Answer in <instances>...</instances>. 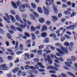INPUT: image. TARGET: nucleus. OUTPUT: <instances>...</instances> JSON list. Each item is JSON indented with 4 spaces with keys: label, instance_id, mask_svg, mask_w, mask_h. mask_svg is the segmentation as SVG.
I'll return each instance as SVG.
<instances>
[{
    "label": "nucleus",
    "instance_id": "1",
    "mask_svg": "<svg viewBox=\"0 0 77 77\" xmlns=\"http://www.w3.org/2000/svg\"><path fill=\"white\" fill-rule=\"evenodd\" d=\"M55 46L60 47V49L58 48H56V50L60 53L61 54H64L65 53H68V51L65 48V47H62V45L61 44L57 42L55 44Z\"/></svg>",
    "mask_w": 77,
    "mask_h": 77
},
{
    "label": "nucleus",
    "instance_id": "2",
    "mask_svg": "<svg viewBox=\"0 0 77 77\" xmlns=\"http://www.w3.org/2000/svg\"><path fill=\"white\" fill-rule=\"evenodd\" d=\"M16 3L17 6L19 7V10L20 11H24V9L26 8V6L24 5H22L21 2H16Z\"/></svg>",
    "mask_w": 77,
    "mask_h": 77
},
{
    "label": "nucleus",
    "instance_id": "3",
    "mask_svg": "<svg viewBox=\"0 0 77 77\" xmlns=\"http://www.w3.org/2000/svg\"><path fill=\"white\" fill-rule=\"evenodd\" d=\"M44 60L45 62H47L48 61V62L50 65H51L52 64V61L51 60L50 56L49 55H47V57L45 58Z\"/></svg>",
    "mask_w": 77,
    "mask_h": 77
},
{
    "label": "nucleus",
    "instance_id": "4",
    "mask_svg": "<svg viewBox=\"0 0 77 77\" xmlns=\"http://www.w3.org/2000/svg\"><path fill=\"white\" fill-rule=\"evenodd\" d=\"M23 20L25 23L23 25H20V26L21 28H25V27L27 26V20L25 19H23Z\"/></svg>",
    "mask_w": 77,
    "mask_h": 77
},
{
    "label": "nucleus",
    "instance_id": "5",
    "mask_svg": "<svg viewBox=\"0 0 77 77\" xmlns=\"http://www.w3.org/2000/svg\"><path fill=\"white\" fill-rule=\"evenodd\" d=\"M29 11H30V12H32V13H33L35 15L36 18H39V17L38 14V13H37L35 12L33 9H32L29 8Z\"/></svg>",
    "mask_w": 77,
    "mask_h": 77
},
{
    "label": "nucleus",
    "instance_id": "6",
    "mask_svg": "<svg viewBox=\"0 0 77 77\" xmlns=\"http://www.w3.org/2000/svg\"><path fill=\"white\" fill-rule=\"evenodd\" d=\"M43 10L45 12V13L47 15V14H49V11H48V10L47 8H46L45 6H43Z\"/></svg>",
    "mask_w": 77,
    "mask_h": 77
},
{
    "label": "nucleus",
    "instance_id": "7",
    "mask_svg": "<svg viewBox=\"0 0 77 77\" xmlns=\"http://www.w3.org/2000/svg\"><path fill=\"white\" fill-rule=\"evenodd\" d=\"M49 42V39L48 38H45L43 41V44H46Z\"/></svg>",
    "mask_w": 77,
    "mask_h": 77
},
{
    "label": "nucleus",
    "instance_id": "8",
    "mask_svg": "<svg viewBox=\"0 0 77 77\" xmlns=\"http://www.w3.org/2000/svg\"><path fill=\"white\" fill-rule=\"evenodd\" d=\"M38 21L40 23H44L45 22V20L43 18H40L39 19Z\"/></svg>",
    "mask_w": 77,
    "mask_h": 77
},
{
    "label": "nucleus",
    "instance_id": "9",
    "mask_svg": "<svg viewBox=\"0 0 77 77\" xmlns=\"http://www.w3.org/2000/svg\"><path fill=\"white\" fill-rule=\"evenodd\" d=\"M47 33L46 32H43L41 34V36L42 38H45L47 36Z\"/></svg>",
    "mask_w": 77,
    "mask_h": 77
},
{
    "label": "nucleus",
    "instance_id": "10",
    "mask_svg": "<svg viewBox=\"0 0 77 77\" xmlns=\"http://www.w3.org/2000/svg\"><path fill=\"white\" fill-rule=\"evenodd\" d=\"M11 4L12 6L14 9H17V5L14 2H11Z\"/></svg>",
    "mask_w": 77,
    "mask_h": 77
},
{
    "label": "nucleus",
    "instance_id": "11",
    "mask_svg": "<svg viewBox=\"0 0 77 77\" xmlns=\"http://www.w3.org/2000/svg\"><path fill=\"white\" fill-rule=\"evenodd\" d=\"M30 17L32 20H34L35 21H36V18L35 17L34 15L33 14H31L30 15Z\"/></svg>",
    "mask_w": 77,
    "mask_h": 77
},
{
    "label": "nucleus",
    "instance_id": "12",
    "mask_svg": "<svg viewBox=\"0 0 77 77\" xmlns=\"http://www.w3.org/2000/svg\"><path fill=\"white\" fill-rule=\"evenodd\" d=\"M45 30H47V27L46 25H44L43 26L42 29H41V32H44Z\"/></svg>",
    "mask_w": 77,
    "mask_h": 77
},
{
    "label": "nucleus",
    "instance_id": "13",
    "mask_svg": "<svg viewBox=\"0 0 77 77\" xmlns=\"http://www.w3.org/2000/svg\"><path fill=\"white\" fill-rule=\"evenodd\" d=\"M46 4L47 6H49L51 5V1L50 0H46Z\"/></svg>",
    "mask_w": 77,
    "mask_h": 77
},
{
    "label": "nucleus",
    "instance_id": "14",
    "mask_svg": "<svg viewBox=\"0 0 77 77\" xmlns=\"http://www.w3.org/2000/svg\"><path fill=\"white\" fill-rule=\"evenodd\" d=\"M70 29L74 30L75 29V27H76V24H75V25H71L70 26Z\"/></svg>",
    "mask_w": 77,
    "mask_h": 77
},
{
    "label": "nucleus",
    "instance_id": "15",
    "mask_svg": "<svg viewBox=\"0 0 77 77\" xmlns=\"http://www.w3.org/2000/svg\"><path fill=\"white\" fill-rule=\"evenodd\" d=\"M37 64L38 65H39L40 67L42 68H45V66H43L41 63H38Z\"/></svg>",
    "mask_w": 77,
    "mask_h": 77
},
{
    "label": "nucleus",
    "instance_id": "16",
    "mask_svg": "<svg viewBox=\"0 0 77 77\" xmlns=\"http://www.w3.org/2000/svg\"><path fill=\"white\" fill-rule=\"evenodd\" d=\"M38 12L39 13H41L42 14V13H43V11H42V8L41 7H38Z\"/></svg>",
    "mask_w": 77,
    "mask_h": 77
},
{
    "label": "nucleus",
    "instance_id": "17",
    "mask_svg": "<svg viewBox=\"0 0 77 77\" xmlns=\"http://www.w3.org/2000/svg\"><path fill=\"white\" fill-rule=\"evenodd\" d=\"M52 18L53 19L54 21H57V20H58V18H57V17L55 16H52Z\"/></svg>",
    "mask_w": 77,
    "mask_h": 77
},
{
    "label": "nucleus",
    "instance_id": "18",
    "mask_svg": "<svg viewBox=\"0 0 77 77\" xmlns=\"http://www.w3.org/2000/svg\"><path fill=\"white\" fill-rule=\"evenodd\" d=\"M67 73L69 75H71V76H72V77H76L75 75H74L73 74H72V73L69 72H67Z\"/></svg>",
    "mask_w": 77,
    "mask_h": 77
},
{
    "label": "nucleus",
    "instance_id": "19",
    "mask_svg": "<svg viewBox=\"0 0 77 77\" xmlns=\"http://www.w3.org/2000/svg\"><path fill=\"white\" fill-rule=\"evenodd\" d=\"M3 18L4 19V20H5L6 22H7V23H11V22L10 21H9V20L7 19L6 17H4Z\"/></svg>",
    "mask_w": 77,
    "mask_h": 77
},
{
    "label": "nucleus",
    "instance_id": "20",
    "mask_svg": "<svg viewBox=\"0 0 77 77\" xmlns=\"http://www.w3.org/2000/svg\"><path fill=\"white\" fill-rule=\"evenodd\" d=\"M64 44L66 47H69L70 46V44L68 42H65L64 43Z\"/></svg>",
    "mask_w": 77,
    "mask_h": 77
},
{
    "label": "nucleus",
    "instance_id": "21",
    "mask_svg": "<svg viewBox=\"0 0 77 77\" xmlns=\"http://www.w3.org/2000/svg\"><path fill=\"white\" fill-rule=\"evenodd\" d=\"M37 53L39 55H41L42 54V51L41 50L37 51Z\"/></svg>",
    "mask_w": 77,
    "mask_h": 77
},
{
    "label": "nucleus",
    "instance_id": "22",
    "mask_svg": "<svg viewBox=\"0 0 77 77\" xmlns=\"http://www.w3.org/2000/svg\"><path fill=\"white\" fill-rule=\"evenodd\" d=\"M64 13L66 15H69L71 14V13H70V12L66 11H64Z\"/></svg>",
    "mask_w": 77,
    "mask_h": 77
},
{
    "label": "nucleus",
    "instance_id": "23",
    "mask_svg": "<svg viewBox=\"0 0 77 77\" xmlns=\"http://www.w3.org/2000/svg\"><path fill=\"white\" fill-rule=\"evenodd\" d=\"M25 55L26 56V58H27L28 60H30V58L29 57V54H25Z\"/></svg>",
    "mask_w": 77,
    "mask_h": 77
},
{
    "label": "nucleus",
    "instance_id": "24",
    "mask_svg": "<svg viewBox=\"0 0 77 77\" xmlns=\"http://www.w3.org/2000/svg\"><path fill=\"white\" fill-rule=\"evenodd\" d=\"M31 5L33 8H34V9H36V6L35 4L33 3H31Z\"/></svg>",
    "mask_w": 77,
    "mask_h": 77
},
{
    "label": "nucleus",
    "instance_id": "25",
    "mask_svg": "<svg viewBox=\"0 0 77 77\" xmlns=\"http://www.w3.org/2000/svg\"><path fill=\"white\" fill-rule=\"evenodd\" d=\"M47 69H52L53 66H49L46 67Z\"/></svg>",
    "mask_w": 77,
    "mask_h": 77
},
{
    "label": "nucleus",
    "instance_id": "26",
    "mask_svg": "<svg viewBox=\"0 0 77 77\" xmlns=\"http://www.w3.org/2000/svg\"><path fill=\"white\" fill-rule=\"evenodd\" d=\"M64 37L67 39H70L71 38V37L69 35H68L67 34H65L64 35Z\"/></svg>",
    "mask_w": 77,
    "mask_h": 77
},
{
    "label": "nucleus",
    "instance_id": "27",
    "mask_svg": "<svg viewBox=\"0 0 77 77\" xmlns=\"http://www.w3.org/2000/svg\"><path fill=\"white\" fill-rule=\"evenodd\" d=\"M33 60L35 62H39V58H34Z\"/></svg>",
    "mask_w": 77,
    "mask_h": 77
},
{
    "label": "nucleus",
    "instance_id": "28",
    "mask_svg": "<svg viewBox=\"0 0 77 77\" xmlns=\"http://www.w3.org/2000/svg\"><path fill=\"white\" fill-rule=\"evenodd\" d=\"M71 59H72V60L73 62H74V61H75V60H76V58H75V57L73 56H72L71 57Z\"/></svg>",
    "mask_w": 77,
    "mask_h": 77
},
{
    "label": "nucleus",
    "instance_id": "29",
    "mask_svg": "<svg viewBox=\"0 0 77 77\" xmlns=\"http://www.w3.org/2000/svg\"><path fill=\"white\" fill-rule=\"evenodd\" d=\"M52 69L54 70V71H58L59 69H58V68H57V67L53 66Z\"/></svg>",
    "mask_w": 77,
    "mask_h": 77
},
{
    "label": "nucleus",
    "instance_id": "30",
    "mask_svg": "<svg viewBox=\"0 0 77 77\" xmlns=\"http://www.w3.org/2000/svg\"><path fill=\"white\" fill-rule=\"evenodd\" d=\"M2 66V69L3 70H4V69H5V67L6 66V64H2L1 65Z\"/></svg>",
    "mask_w": 77,
    "mask_h": 77
},
{
    "label": "nucleus",
    "instance_id": "31",
    "mask_svg": "<svg viewBox=\"0 0 77 77\" xmlns=\"http://www.w3.org/2000/svg\"><path fill=\"white\" fill-rule=\"evenodd\" d=\"M44 47V45H41L38 46V49L39 50H41V49H42Z\"/></svg>",
    "mask_w": 77,
    "mask_h": 77
},
{
    "label": "nucleus",
    "instance_id": "32",
    "mask_svg": "<svg viewBox=\"0 0 77 77\" xmlns=\"http://www.w3.org/2000/svg\"><path fill=\"white\" fill-rule=\"evenodd\" d=\"M18 42L17 41L15 45V49L18 48Z\"/></svg>",
    "mask_w": 77,
    "mask_h": 77
},
{
    "label": "nucleus",
    "instance_id": "33",
    "mask_svg": "<svg viewBox=\"0 0 77 77\" xmlns=\"http://www.w3.org/2000/svg\"><path fill=\"white\" fill-rule=\"evenodd\" d=\"M23 45L22 44H20L19 46V48L21 50H23Z\"/></svg>",
    "mask_w": 77,
    "mask_h": 77
},
{
    "label": "nucleus",
    "instance_id": "34",
    "mask_svg": "<svg viewBox=\"0 0 77 77\" xmlns=\"http://www.w3.org/2000/svg\"><path fill=\"white\" fill-rule=\"evenodd\" d=\"M49 72L53 74H56V71L53 70H51L49 71Z\"/></svg>",
    "mask_w": 77,
    "mask_h": 77
},
{
    "label": "nucleus",
    "instance_id": "35",
    "mask_svg": "<svg viewBox=\"0 0 77 77\" xmlns=\"http://www.w3.org/2000/svg\"><path fill=\"white\" fill-rule=\"evenodd\" d=\"M36 30L35 29V28H34V27H33V26H32L31 27V31L34 32Z\"/></svg>",
    "mask_w": 77,
    "mask_h": 77
},
{
    "label": "nucleus",
    "instance_id": "36",
    "mask_svg": "<svg viewBox=\"0 0 77 77\" xmlns=\"http://www.w3.org/2000/svg\"><path fill=\"white\" fill-rule=\"evenodd\" d=\"M31 36H32V38L33 40H35V34L33 33H32L31 34Z\"/></svg>",
    "mask_w": 77,
    "mask_h": 77
},
{
    "label": "nucleus",
    "instance_id": "37",
    "mask_svg": "<svg viewBox=\"0 0 77 77\" xmlns=\"http://www.w3.org/2000/svg\"><path fill=\"white\" fill-rule=\"evenodd\" d=\"M16 18L17 21H18L21 18L19 17V16L18 15H16Z\"/></svg>",
    "mask_w": 77,
    "mask_h": 77
},
{
    "label": "nucleus",
    "instance_id": "38",
    "mask_svg": "<svg viewBox=\"0 0 77 77\" xmlns=\"http://www.w3.org/2000/svg\"><path fill=\"white\" fill-rule=\"evenodd\" d=\"M55 36H56V33H53L52 34H51L49 35V36L50 37H54Z\"/></svg>",
    "mask_w": 77,
    "mask_h": 77
},
{
    "label": "nucleus",
    "instance_id": "39",
    "mask_svg": "<svg viewBox=\"0 0 77 77\" xmlns=\"http://www.w3.org/2000/svg\"><path fill=\"white\" fill-rule=\"evenodd\" d=\"M16 29L17 30H18L19 32H22L23 29H22L19 27L17 28Z\"/></svg>",
    "mask_w": 77,
    "mask_h": 77
},
{
    "label": "nucleus",
    "instance_id": "40",
    "mask_svg": "<svg viewBox=\"0 0 77 77\" xmlns=\"http://www.w3.org/2000/svg\"><path fill=\"white\" fill-rule=\"evenodd\" d=\"M25 5L26 6V8H28V9H30V5L29 3H27L26 4H25Z\"/></svg>",
    "mask_w": 77,
    "mask_h": 77
},
{
    "label": "nucleus",
    "instance_id": "41",
    "mask_svg": "<svg viewBox=\"0 0 77 77\" xmlns=\"http://www.w3.org/2000/svg\"><path fill=\"white\" fill-rule=\"evenodd\" d=\"M53 38L54 41H59V40L58 38H56V35Z\"/></svg>",
    "mask_w": 77,
    "mask_h": 77
},
{
    "label": "nucleus",
    "instance_id": "42",
    "mask_svg": "<svg viewBox=\"0 0 77 77\" xmlns=\"http://www.w3.org/2000/svg\"><path fill=\"white\" fill-rule=\"evenodd\" d=\"M65 37L63 36H62L61 37V42H63L64 40H65Z\"/></svg>",
    "mask_w": 77,
    "mask_h": 77
},
{
    "label": "nucleus",
    "instance_id": "43",
    "mask_svg": "<svg viewBox=\"0 0 77 77\" xmlns=\"http://www.w3.org/2000/svg\"><path fill=\"white\" fill-rule=\"evenodd\" d=\"M0 33H1V34H4L5 33V31L2 29L1 28H0Z\"/></svg>",
    "mask_w": 77,
    "mask_h": 77
},
{
    "label": "nucleus",
    "instance_id": "44",
    "mask_svg": "<svg viewBox=\"0 0 77 77\" xmlns=\"http://www.w3.org/2000/svg\"><path fill=\"white\" fill-rule=\"evenodd\" d=\"M75 15H76V13H73L71 15L70 17H74V16H75Z\"/></svg>",
    "mask_w": 77,
    "mask_h": 77
},
{
    "label": "nucleus",
    "instance_id": "45",
    "mask_svg": "<svg viewBox=\"0 0 77 77\" xmlns=\"http://www.w3.org/2000/svg\"><path fill=\"white\" fill-rule=\"evenodd\" d=\"M11 13L13 14V15H15L16 13H15V12L13 10H11L10 11Z\"/></svg>",
    "mask_w": 77,
    "mask_h": 77
},
{
    "label": "nucleus",
    "instance_id": "46",
    "mask_svg": "<svg viewBox=\"0 0 77 77\" xmlns=\"http://www.w3.org/2000/svg\"><path fill=\"white\" fill-rule=\"evenodd\" d=\"M5 15L6 17H7V18L9 19V20H11V18L9 17V15H8V14L7 13H5Z\"/></svg>",
    "mask_w": 77,
    "mask_h": 77
},
{
    "label": "nucleus",
    "instance_id": "47",
    "mask_svg": "<svg viewBox=\"0 0 77 77\" xmlns=\"http://www.w3.org/2000/svg\"><path fill=\"white\" fill-rule=\"evenodd\" d=\"M22 16L24 18H27V14H22Z\"/></svg>",
    "mask_w": 77,
    "mask_h": 77
},
{
    "label": "nucleus",
    "instance_id": "48",
    "mask_svg": "<svg viewBox=\"0 0 77 77\" xmlns=\"http://www.w3.org/2000/svg\"><path fill=\"white\" fill-rule=\"evenodd\" d=\"M25 35L27 37H30V34L27 32H25Z\"/></svg>",
    "mask_w": 77,
    "mask_h": 77
},
{
    "label": "nucleus",
    "instance_id": "49",
    "mask_svg": "<svg viewBox=\"0 0 77 77\" xmlns=\"http://www.w3.org/2000/svg\"><path fill=\"white\" fill-rule=\"evenodd\" d=\"M67 62L68 63H69L71 65H72V62H71V60L70 59H68L67 60Z\"/></svg>",
    "mask_w": 77,
    "mask_h": 77
},
{
    "label": "nucleus",
    "instance_id": "50",
    "mask_svg": "<svg viewBox=\"0 0 77 77\" xmlns=\"http://www.w3.org/2000/svg\"><path fill=\"white\" fill-rule=\"evenodd\" d=\"M25 68L26 69H29V68H30V66L28 65H27L25 66Z\"/></svg>",
    "mask_w": 77,
    "mask_h": 77
},
{
    "label": "nucleus",
    "instance_id": "51",
    "mask_svg": "<svg viewBox=\"0 0 77 77\" xmlns=\"http://www.w3.org/2000/svg\"><path fill=\"white\" fill-rule=\"evenodd\" d=\"M66 21V19L64 18H62L61 19V21L62 23H65Z\"/></svg>",
    "mask_w": 77,
    "mask_h": 77
},
{
    "label": "nucleus",
    "instance_id": "52",
    "mask_svg": "<svg viewBox=\"0 0 77 77\" xmlns=\"http://www.w3.org/2000/svg\"><path fill=\"white\" fill-rule=\"evenodd\" d=\"M65 64L67 66H68V67H71V65L69 64V63H67L66 62H65Z\"/></svg>",
    "mask_w": 77,
    "mask_h": 77
},
{
    "label": "nucleus",
    "instance_id": "53",
    "mask_svg": "<svg viewBox=\"0 0 77 77\" xmlns=\"http://www.w3.org/2000/svg\"><path fill=\"white\" fill-rule=\"evenodd\" d=\"M66 34H67L68 35H71V32H70L69 31H67L66 32Z\"/></svg>",
    "mask_w": 77,
    "mask_h": 77
},
{
    "label": "nucleus",
    "instance_id": "54",
    "mask_svg": "<svg viewBox=\"0 0 77 77\" xmlns=\"http://www.w3.org/2000/svg\"><path fill=\"white\" fill-rule=\"evenodd\" d=\"M7 57L8 59L10 60H12V59H13V58H12V57L11 56H9Z\"/></svg>",
    "mask_w": 77,
    "mask_h": 77
},
{
    "label": "nucleus",
    "instance_id": "55",
    "mask_svg": "<svg viewBox=\"0 0 77 77\" xmlns=\"http://www.w3.org/2000/svg\"><path fill=\"white\" fill-rule=\"evenodd\" d=\"M10 27L11 29H12L13 30H15V27L13 25H11V26Z\"/></svg>",
    "mask_w": 77,
    "mask_h": 77
},
{
    "label": "nucleus",
    "instance_id": "56",
    "mask_svg": "<svg viewBox=\"0 0 77 77\" xmlns=\"http://www.w3.org/2000/svg\"><path fill=\"white\" fill-rule=\"evenodd\" d=\"M21 71L19 70L18 72V76H20L21 75Z\"/></svg>",
    "mask_w": 77,
    "mask_h": 77
},
{
    "label": "nucleus",
    "instance_id": "57",
    "mask_svg": "<svg viewBox=\"0 0 77 77\" xmlns=\"http://www.w3.org/2000/svg\"><path fill=\"white\" fill-rule=\"evenodd\" d=\"M7 36L8 38L9 39H11V35H10V34H9V33H7Z\"/></svg>",
    "mask_w": 77,
    "mask_h": 77
},
{
    "label": "nucleus",
    "instance_id": "58",
    "mask_svg": "<svg viewBox=\"0 0 77 77\" xmlns=\"http://www.w3.org/2000/svg\"><path fill=\"white\" fill-rule=\"evenodd\" d=\"M39 72H44L45 69H38Z\"/></svg>",
    "mask_w": 77,
    "mask_h": 77
},
{
    "label": "nucleus",
    "instance_id": "59",
    "mask_svg": "<svg viewBox=\"0 0 77 77\" xmlns=\"http://www.w3.org/2000/svg\"><path fill=\"white\" fill-rule=\"evenodd\" d=\"M54 12L55 14H57V10L56 8H55L54 9Z\"/></svg>",
    "mask_w": 77,
    "mask_h": 77
},
{
    "label": "nucleus",
    "instance_id": "60",
    "mask_svg": "<svg viewBox=\"0 0 77 77\" xmlns=\"http://www.w3.org/2000/svg\"><path fill=\"white\" fill-rule=\"evenodd\" d=\"M46 24L48 25H49V24H51V23H50V21H47L46 22Z\"/></svg>",
    "mask_w": 77,
    "mask_h": 77
},
{
    "label": "nucleus",
    "instance_id": "61",
    "mask_svg": "<svg viewBox=\"0 0 77 77\" xmlns=\"http://www.w3.org/2000/svg\"><path fill=\"white\" fill-rule=\"evenodd\" d=\"M22 74L23 76H26V73L24 72H23L22 73Z\"/></svg>",
    "mask_w": 77,
    "mask_h": 77
},
{
    "label": "nucleus",
    "instance_id": "62",
    "mask_svg": "<svg viewBox=\"0 0 77 77\" xmlns=\"http://www.w3.org/2000/svg\"><path fill=\"white\" fill-rule=\"evenodd\" d=\"M34 69H39V66L37 65H36L35 66Z\"/></svg>",
    "mask_w": 77,
    "mask_h": 77
},
{
    "label": "nucleus",
    "instance_id": "63",
    "mask_svg": "<svg viewBox=\"0 0 77 77\" xmlns=\"http://www.w3.org/2000/svg\"><path fill=\"white\" fill-rule=\"evenodd\" d=\"M67 5L66 4H63L62 5V8H67Z\"/></svg>",
    "mask_w": 77,
    "mask_h": 77
},
{
    "label": "nucleus",
    "instance_id": "64",
    "mask_svg": "<svg viewBox=\"0 0 77 77\" xmlns=\"http://www.w3.org/2000/svg\"><path fill=\"white\" fill-rule=\"evenodd\" d=\"M18 21H19V22L20 23H21V24H23V20H21V19H19Z\"/></svg>",
    "mask_w": 77,
    "mask_h": 77
}]
</instances>
